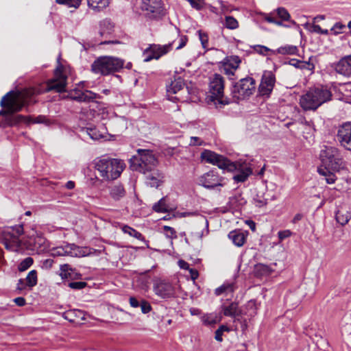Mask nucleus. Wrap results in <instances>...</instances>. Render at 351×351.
I'll return each mask as SVG.
<instances>
[{"mask_svg": "<svg viewBox=\"0 0 351 351\" xmlns=\"http://www.w3.org/2000/svg\"><path fill=\"white\" fill-rule=\"evenodd\" d=\"M66 69L59 64L54 71V76L47 82L45 90L40 88H29L22 91L11 90L6 93L0 101L2 109L0 110V127L16 125L21 123H45L49 124V120L44 115H39L35 118L14 113L19 112L22 108L34 101L33 97L43 91L55 90L60 93L65 90L66 86Z\"/></svg>", "mask_w": 351, "mask_h": 351, "instance_id": "f257e3e1", "label": "nucleus"}, {"mask_svg": "<svg viewBox=\"0 0 351 351\" xmlns=\"http://www.w3.org/2000/svg\"><path fill=\"white\" fill-rule=\"evenodd\" d=\"M201 158L208 163L217 165L220 169L234 171L236 173L233 176V180L237 183L244 182L253 172L250 162L241 159L232 162L223 156L208 149L202 152Z\"/></svg>", "mask_w": 351, "mask_h": 351, "instance_id": "f03ea898", "label": "nucleus"}, {"mask_svg": "<svg viewBox=\"0 0 351 351\" xmlns=\"http://www.w3.org/2000/svg\"><path fill=\"white\" fill-rule=\"evenodd\" d=\"M322 164L318 167V173L325 178L328 184H333L337 180L336 172L344 167L345 162L341 152L335 147L326 146L320 152Z\"/></svg>", "mask_w": 351, "mask_h": 351, "instance_id": "7ed1b4c3", "label": "nucleus"}, {"mask_svg": "<svg viewBox=\"0 0 351 351\" xmlns=\"http://www.w3.org/2000/svg\"><path fill=\"white\" fill-rule=\"evenodd\" d=\"M93 165L95 169L104 181L117 180L125 168V164L123 160L107 156L96 158Z\"/></svg>", "mask_w": 351, "mask_h": 351, "instance_id": "20e7f679", "label": "nucleus"}, {"mask_svg": "<svg viewBox=\"0 0 351 351\" xmlns=\"http://www.w3.org/2000/svg\"><path fill=\"white\" fill-rule=\"evenodd\" d=\"M332 93L326 88L310 89L300 99V106L305 110H316L319 106L331 99Z\"/></svg>", "mask_w": 351, "mask_h": 351, "instance_id": "39448f33", "label": "nucleus"}, {"mask_svg": "<svg viewBox=\"0 0 351 351\" xmlns=\"http://www.w3.org/2000/svg\"><path fill=\"white\" fill-rule=\"evenodd\" d=\"M137 153L130 159L132 170L146 174L156 167L158 160L152 151L138 149Z\"/></svg>", "mask_w": 351, "mask_h": 351, "instance_id": "423d86ee", "label": "nucleus"}, {"mask_svg": "<svg viewBox=\"0 0 351 351\" xmlns=\"http://www.w3.org/2000/svg\"><path fill=\"white\" fill-rule=\"evenodd\" d=\"M124 60L114 56H101L91 65V70L96 74L107 75L119 72L123 66Z\"/></svg>", "mask_w": 351, "mask_h": 351, "instance_id": "0eeeda50", "label": "nucleus"}, {"mask_svg": "<svg viewBox=\"0 0 351 351\" xmlns=\"http://www.w3.org/2000/svg\"><path fill=\"white\" fill-rule=\"evenodd\" d=\"M23 232L22 226L0 228V240L7 249L16 251L21 246V240L19 237Z\"/></svg>", "mask_w": 351, "mask_h": 351, "instance_id": "6e6552de", "label": "nucleus"}, {"mask_svg": "<svg viewBox=\"0 0 351 351\" xmlns=\"http://www.w3.org/2000/svg\"><path fill=\"white\" fill-rule=\"evenodd\" d=\"M210 101L217 107H221L228 104V101L223 97L224 80L219 74H215L210 82Z\"/></svg>", "mask_w": 351, "mask_h": 351, "instance_id": "1a4fd4ad", "label": "nucleus"}, {"mask_svg": "<svg viewBox=\"0 0 351 351\" xmlns=\"http://www.w3.org/2000/svg\"><path fill=\"white\" fill-rule=\"evenodd\" d=\"M255 90V81L252 77H245L233 85L231 93L232 97L237 100H243L249 97Z\"/></svg>", "mask_w": 351, "mask_h": 351, "instance_id": "9d476101", "label": "nucleus"}, {"mask_svg": "<svg viewBox=\"0 0 351 351\" xmlns=\"http://www.w3.org/2000/svg\"><path fill=\"white\" fill-rule=\"evenodd\" d=\"M89 250L78 247L74 244H67L65 246L53 247L47 251L49 255L53 257L69 256L72 257H83L88 254Z\"/></svg>", "mask_w": 351, "mask_h": 351, "instance_id": "9b49d317", "label": "nucleus"}, {"mask_svg": "<svg viewBox=\"0 0 351 351\" xmlns=\"http://www.w3.org/2000/svg\"><path fill=\"white\" fill-rule=\"evenodd\" d=\"M174 43L175 41L164 45H150L143 51L144 61L149 62L154 59L158 60L172 50Z\"/></svg>", "mask_w": 351, "mask_h": 351, "instance_id": "f8f14e48", "label": "nucleus"}, {"mask_svg": "<svg viewBox=\"0 0 351 351\" xmlns=\"http://www.w3.org/2000/svg\"><path fill=\"white\" fill-rule=\"evenodd\" d=\"M25 242L27 247L36 254L47 252L49 245L45 238L35 230L32 231V234Z\"/></svg>", "mask_w": 351, "mask_h": 351, "instance_id": "ddd939ff", "label": "nucleus"}, {"mask_svg": "<svg viewBox=\"0 0 351 351\" xmlns=\"http://www.w3.org/2000/svg\"><path fill=\"white\" fill-rule=\"evenodd\" d=\"M198 184L206 189H213L225 184V179L219 176L217 171H210L198 178Z\"/></svg>", "mask_w": 351, "mask_h": 351, "instance_id": "4468645a", "label": "nucleus"}, {"mask_svg": "<svg viewBox=\"0 0 351 351\" xmlns=\"http://www.w3.org/2000/svg\"><path fill=\"white\" fill-rule=\"evenodd\" d=\"M153 289L155 294L162 299L173 298L176 293L173 285L163 279L156 280L154 283Z\"/></svg>", "mask_w": 351, "mask_h": 351, "instance_id": "2eb2a0df", "label": "nucleus"}, {"mask_svg": "<svg viewBox=\"0 0 351 351\" xmlns=\"http://www.w3.org/2000/svg\"><path fill=\"white\" fill-rule=\"evenodd\" d=\"M276 77L271 71H265L262 75L258 92L261 96L269 97L273 90Z\"/></svg>", "mask_w": 351, "mask_h": 351, "instance_id": "dca6fc26", "label": "nucleus"}, {"mask_svg": "<svg viewBox=\"0 0 351 351\" xmlns=\"http://www.w3.org/2000/svg\"><path fill=\"white\" fill-rule=\"evenodd\" d=\"M241 60L239 56H228L222 61L221 71L228 76L230 80H233V76L239 68Z\"/></svg>", "mask_w": 351, "mask_h": 351, "instance_id": "f3484780", "label": "nucleus"}, {"mask_svg": "<svg viewBox=\"0 0 351 351\" xmlns=\"http://www.w3.org/2000/svg\"><path fill=\"white\" fill-rule=\"evenodd\" d=\"M337 137L342 147L351 151V123L343 124L339 127Z\"/></svg>", "mask_w": 351, "mask_h": 351, "instance_id": "a211bd4d", "label": "nucleus"}, {"mask_svg": "<svg viewBox=\"0 0 351 351\" xmlns=\"http://www.w3.org/2000/svg\"><path fill=\"white\" fill-rule=\"evenodd\" d=\"M336 72L345 77H351V55L341 58L336 64Z\"/></svg>", "mask_w": 351, "mask_h": 351, "instance_id": "6ab92c4d", "label": "nucleus"}, {"mask_svg": "<svg viewBox=\"0 0 351 351\" xmlns=\"http://www.w3.org/2000/svg\"><path fill=\"white\" fill-rule=\"evenodd\" d=\"M68 97L77 101H89L96 97V94L90 90H81L78 88L72 90L68 95Z\"/></svg>", "mask_w": 351, "mask_h": 351, "instance_id": "aec40b11", "label": "nucleus"}, {"mask_svg": "<svg viewBox=\"0 0 351 351\" xmlns=\"http://www.w3.org/2000/svg\"><path fill=\"white\" fill-rule=\"evenodd\" d=\"M238 288L236 276L231 279L226 280L221 286L216 288L215 294L217 296L222 294H230L234 293Z\"/></svg>", "mask_w": 351, "mask_h": 351, "instance_id": "412c9836", "label": "nucleus"}, {"mask_svg": "<svg viewBox=\"0 0 351 351\" xmlns=\"http://www.w3.org/2000/svg\"><path fill=\"white\" fill-rule=\"evenodd\" d=\"M162 2L160 0H145L142 2L141 9L155 16L162 12Z\"/></svg>", "mask_w": 351, "mask_h": 351, "instance_id": "4be33fe9", "label": "nucleus"}, {"mask_svg": "<svg viewBox=\"0 0 351 351\" xmlns=\"http://www.w3.org/2000/svg\"><path fill=\"white\" fill-rule=\"evenodd\" d=\"M147 183L152 187H158L163 182L164 176L158 169L154 168L146 174Z\"/></svg>", "mask_w": 351, "mask_h": 351, "instance_id": "5701e85b", "label": "nucleus"}, {"mask_svg": "<svg viewBox=\"0 0 351 351\" xmlns=\"http://www.w3.org/2000/svg\"><path fill=\"white\" fill-rule=\"evenodd\" d=\"M248 232L247 231H242L241 230H234L230 232L228 237L232 241L234 245L237 247H241L246 241Z\"/></svg>", "mask_w": 351, "mask_h": 351, "instance_id": "b1692460", "label": "nucleus"}, {"mask_svg": "<svg viewBox=\"0 0 351 351\" xmlns=\"http://www.w3.org/2000/svg\"><path fill=\"white\" fill-rule=\"evenodd\" d=\"M60 276L62 279L75 280L81 278L80 274L72 269L69 265H60Z\"/></svg>", "mask_w": 351, "mask_h": 351, "instance_id": "393cba45", "label": "nucleus"}, {"mask_svg": "<svg viewBox=\"0 0 351 351\" xmlns=\"http://www.w3.org/2000/svg\"><path fill=\"white\" fill-rule=\"evenodd\" d=\"M335 218L337 223L344 226L350 220L351 212L348 207L341 206L336 212Z\"/></svg>", "mask_w": 351, "mask_h": 351, "instance_id": "a878e982", "label": "nucleus"}, {"mask_svg": "<svg viewBox=\"0 0 351 351\" xmlns=\"http://www.w3.org/2000/svg\"><path fill=\"white\" fill-rule=\"evenodd\" d=\"M108 189L110 197L114 201H119L126 193L123 186L118 183L109 186Z\"/></svg>", "mask_w": 351, "mask_h": 351, "instance_id": "bb28decb", "label": "nucleus"}, {"mask_svg": "<svg viewBox=\"0 0 351 351\" xmlns=\"http://www.w3.org/2000/svg\"><path fill=\"white\" fill-rule=\"evenodd\" d=\"M185 84L183 79L180 77H174V80L167 86V92L169 93L176 94L183 90Z\"/></svg>", "mask_w": 351, "mask_h": 351, "instance_id": "cd10ccee", "label": "nucleus"}, {"mask_svg": "<svg viewBox=\"0 0 351 351\" xmlns=\"http://www.w3.org/2000/svg\"><path fill=\"white\" fill-rule=\"evenodd\" d=\"M110 0H88V5L94 10L100 11L108 7Z\"/></svg>", "mask_w": 351, "mask_h": 351, "instance_id": "c85d7f7f", "label": "nucleus"}, {"mask_svg": "<svg viewBox=\"0 0 351 351\" xmlns=\"http://www.w3.org/2000/svg\"><path fill=\"white\" fill-rule=\"evenodd\" d=\"M201 321L206 326H212L220 322L216 313H207L201 317Z\"/></svg>", "mask_w": 351, "mask_h": 351, "instance_id": "c756f323", "label": "nucleus"}, {"mask_svg": "<svg viewBox=\"0 0 351 351\" xmlns=\"http://www.w3.org/2000/svg\"><path fill=\"white\" fill-rule=\"evenodd\" d=\"M222 311L224 315L234 317L238 315V304L235 302H231L228 306H223Z\"/></svg>", "mask_w": 351, "mask_h": 351, "instance_id": "7c9ffc66", "label": "nucleus"}, {"mask_svg": "<svg viewBox=\"0 0 351 351\" xmlns=\"http://www.w3.org/2000/svg\"><path fill=\"white\" fill-rule=\"evenodd\" d=\"M114 25L109 20H104L100 23V30L99 34L101 36H104L106 34H110L112 29Z\"/></svg>", "mask_w": 351, "mask_h": 351, "instance_id": "2f4dec72", "label": "nucleus"}, {"mask_svg": "<svg viewBox=\"0 0 351 351\" xmlns=\"http://www.w3.org/2000/svg\"><path fill=\"white\" fill-rule=\"evenodd\" d=\"M254 275L259 278L269 273L267 265H254Z\"/></svg>", "mask_w": 351, "mask_h": 351, "instance_id": "473e14b6", "label": "nucleus"}, {"mask_svg": "<svg viewBox=\"0 0 351 351\" xmlns=\"http://www.w3.org/2000/svg\"><path fill=\"white\" fill-rule=\"evenodd\" d=\"M224 26L229 29H236L239 27L238 21L231 16L225 17Z\"/></svg>", "mask_w": 351, "mask_h": 351, "instance_id": "72a5a7b5", "label": "nucleus"}, {"mask_svg": "<svg viewBox=\"0 0 351 351\" xmlns=\"http://www.w3.org/2000/svg\"><path fill=\"white\" fill-rule=\"evenodd\" d=\"M278 53L282 55H294L298 51V48L293 45H286L278 49Z\"/></svg>", "mask_w": 351, "mask_h": 351, "instance_id": "f704fd0d", "label": "nucleus"}, {"mask_svg": "<svg viewBox=\"0 0 351 351\" xmlns=\"http://www.w3.org/2000/svg\"><path fill=\"white\" fill-rule=\"evenodd\" d=\"M153 209L158 213H166L168 210V206L166 204L165 197L161 198L157 203L153 206Z\"/></svg>", "mask_w": 351, "mask_h": 351, "instance_id": "c9c22d12", "label": "nucleus"}, {"mask_svg": "<svg viewBox=\"0 0 351 351\" xmlns=\"http://www.w3.org/2000/svg\"><path fill=\"white\" fill-rule=\"evenodd\" d=\"M27 285L28 287L32 288L37 284V273L35 270H32L29 272L25 278Z\"/></svg>", "mask_w": 351, "mask_h": 351, "instance_id": "e433bc0d", "label": "nucleus"}, {"mask_svg": "<svg viewBox=\"0 0 351 351\" xmlns=\"http://www.w3.org/2000/svg\"><path fill=\"white\" fill-rule=\"evenodd\" d=\"M180 268L184 269L189 272V275L190 278L193 281V283H195V280L199 276V272L197 269L191 268L189 265H180Z\"/></svg>", "mask_w": 351, "mask_h": 351, "instance_id": "4c0bfd02", "label": "nucleus"}, {"mask_svg": "<svg viewBox=\"0 0 351 351\" xmlns=\"http://www.w3.org/2000/svg\"><path fill=\"white\" fill-rule=\"evenodd\" d=\"M85 131L93 140H99L104 137V136L96 128H87Z\"/></svg>", "mask_w": 351, "mask_h": 351, "instance_id": "58836bf2", "label": "nucleus"}, {"mask_svg": "<svg viewBox=\"0 0 351 351\" xmlns=\"http://www.w3.org/2000/svg\"><path fill=\"white\" fill-rule=\"evenodd\" d=\"M276 12L278 17L281 19L282 21H289L291 16L288 11L285 8H278L276 10Z\"/></svg>", "mask_w": 351, "mask_h": 351, "instance_id": "ea45409f", "label": "nucleus"}, {"mask_svg": "<svg viewBox=\"0 0 351 351\" xmlns=\"http://www.w3.org/2000/svg\"><path fill=\"white\" fill-rule=\"evenodd\" d=\"M59 4H64L69 8H77L80 6L82 0H56Z\"/></svg>", "mask_w": 351, "mask_h": 351, "instance_id": "a19ab883", "label": "nucleus"}, {"mask_svg": "<svg viewBox=\"0 0 351 351\" xmlns=\"http://www.w3.org/2000/svg\"><path fill=\"white\" fill-rule=\"evenodd\" d=\"M198 33V35H199V38L201 41V43H202V45L204 49H207L208 48V35L203 32L201 30H199L197 32Z\"/></svg>", "mask_w": 351, "mask_h": 351, "instance_id": "79ce46f5", "label": "nucleus"}, {"mask_svg": "<svg viewBox=\"0 0 351 351\" xmlns=\"http://www.w3.org/2000/svg\"><path fill=\"white\" fill-rule=\"evenodd\" d=\"M345 28L346 25L339 22L336 23L330 31L332 32L334 35H338L341 34Z\"/></svg>", "mask_w": 351, "mask_h": 351, "instance_id": "37998d69", "label": "nucleus"}, {"mask_svg": "<svg viewBox=\"0 0 351 351\" xmlns=\"http://www.w3.org/2000/svg\"><path fill=\"white\" fill-rule=\"evenodd\" d=\"M191 7L197 10H202L204 6V0H187Z\"/></svg>", "mask_w": 351, "mask_h": 351, "instance_id": "c03bdc74", "label": "nucleus"}, {"mask_svg": "<svg viewBox=\"0 0 351 351\" xmlns=\"http://www.w3.org/2000/svg\"><path fill=\"white\" fill-rule=\"evenodd\" d=\"M333 90L335 91H339L341 93L345 90H350L351 91V82L345 83V84H339L337 86L333 87Z\"/></svg>", "mask_w": 351, "mask_h": 351, "instance_id": "a18cd8bd", "label": "nucleus"}, {"mask_svg": "<svg viewBox=\"0 0 351 351\" xmlns=\"http://www.w3.org/2000/svg\"><path fill=\"white\" fill-rule=\"evenodd\" d=\"M164 234L165 236L169 239H173L176 237V230L169 226H164Z\"/></svg>", "mask_w": 351, "mask_h": 351, "instance_id": "49530a36", "label": "nucleus"}, {"mask_svg": "<svg viewBox=\"0 0 351 351\" xmlns=\"http://www.w3.org/2000/svg\"><path fill=\"white\" fill-rule=\"evenodd\" d=\"M304 27L310 31L311 32H315L317 34H320L322 32V28L319 25H315V24H310V23H306L304 25Z\"/></svg>", "mask_w": 351, "mask_h": 351, "instance_id": "de8ad7c7", "label": "nucleus"}, {"mask_svg": "<svg viewBox=\"0 0 351 351\" xmlns=\"http://www.w3.org/2000/svg\"><path fill=\"white\" fill-rule=\"evenodd\" d=\"M139 306L144 314L148 313L152 311L151 304L147 301L142 300Z\"/></svg>", "mask_w": 351, "mask_h": 351, "instance_id": "09e8293b", "label": "nucleus"}, {"mask_svg": "<svg viewBox=\"0 0 351 351\" xmlns=\"http://www.w3.org/2000/svg\"><path fill=\"white\" fill-rule=\"evenodd\" d=\"M86 284L84 282H73L69 284V287L74 289H82L86 287Z\"/></svg>", "mask_w": 351, "mask_h": 351, "instance_id": "8fccbe9b", "label": "nucleus"}, {"mask_svg": "<svg viewBox=\"0 0 351 351\" xmlns=\"http://www.w3.org/2000/svg\"><path fill=\"white\" fill-rule=\"evenodd\" d=\"M297 67L301 69H308V70H312L314 69L313 64L302 61H297Z\"/></svg>", "mask_w": 351, "mask_h": 351, "instance_id": "3c124183", "label": "nucleus"}, {"mask_svg": "<svg viewBox=\"0 0 351 351\" xmlns=\"http://www.w3.org/2000/svg\"><path fill=\"white\" fill-rule=\"evenodd\" d=\"M203 143V141L200 138L197 136H192L190 138L189 145L191 146L202 145Z\"/></svg>", "mask_w": 351, "mask_h": 351, "instance_id": "603ef678", "label": "nucleus"}, {"mask_svg": "<svg viewBox=\"0 0 351 351\" xmlns=\"http://www.w3.org/2000/svg\"><path fill=\"white\" fill-rule=\"evenodd\" d=\"M291 232L289 230H285L278 232V237L280 241H282L291 235Z\"/></svg>", "mask_w": 351, "mask_h": 351, "instance_id": "864d4df0", "label": "nucleus"}, {"mask_svg": "<svg viewBox=\"0 0 351 351\" xmlns=\"http://www.w3.org/2000/svg\"><path fill=\"white\" fill-rule=\"evenodd\" d=\"M122 231L125 234H128L130 236L132 237L133 234L135 232L136 230L132 228V227L128 226V225H123L121 227Z\"/></svg>", "mask_w": 351, "mask_h": 351, "instance_id": "5fc2aeb1", "label": "nucleus"}, {"mask_svg": "<svg viewBox=\"0 0 351 351\" xmlns=\"http://www.w3.org/2000/svg\"><path fill=\"white\" fill-rule=\"evenodd\" d=\"M188 41V38L186 36H182L179 38L178 45L176 47L177 50L183 48Z\"/></svg>", "mask_w": 351, "mask_h": 351, "instance_id": "6e6d98bb", "label": "nucleus"}, {"mask_svg": "<svg viewBox=\"0 0 351 351\" xmlns=\"http://www.w3.org/2000/svg\"><path fill=\"white\" fill-rule=\"evenodd\" d=\"M132 237L143 241L146 245V246L148 247V241L145 239V237L141 232L136 230Z\"/></svg>", "mask_w": 351, "mask_h": 351, "instance_id": "4d7b16f0", "label": "nucleus"}, {"mask_svg": "<svg viewBox=\"0 0 351 351\" xmlns=\"http://www.w3.org/2000/svg\"><path fill=\"white\" fill-rule=\"evenodd\" d=\"M254 200L256 204V205L258 207L263 206L267 204V199L264 197L259 198L258 197H257L256 198L254 199Z\"/></svg>", "mask_w": 351, "mask_h": 351, "instance_id": "13d9d810", "label": "nucleus"}, {"mask_svg": "<svg viewBox=\"0 0 351 351\" xmlns=\"http://www.w3.org/2000/svg\"><path fill=\"white\" fill-rule=\"evenodd\" d=\"M27 287H28V286L27 285L25 279H20L17 283V289L22 291L25 290Z\"/></svg>", "mask_w": 351, "mask_h": 351, "instance_id": "bf43d9fd", "label": "nucleus"}, {"mask_svg": "<svg viewBox=\"0 0 351 351\" xmlns=\"http://www.w3.org/2000/svg\"><path fill=\"white\" fill-rule=\"evenodd\" d=\"M256 50L261 54L265 55L269 49L265 46L258 45Z\"/></svg>", "mask_w": 351, "mask_h": 351, "instance_id": "052dcab7", "label": "nucleus"}, {"mask_svg": "<svg viewBox=\"0 0 351 351\" xmlns=\"http://www.w3.org/2000/svg\"><path fill=\"white\" fill-rule=\"evenodd\" d=\"M130 304L134 308H137L140 306L139 302L134 297H130L129 299Z\"/></svg>", "mask_w": 351, "mask_h": 351, "instance_id": "680f3d73", "label": "nucleus"}, {"mask_svg": "<svg viewBox=\"0 0 351 351\" xmlns=\"http://www.w3.org/2000/svg\"><path fill=\"white\" fill-rule=\"evenodd\" d=\"M220 9L221 12L226 13L230 11L228 6L222 1H219Z\"/></svg>", "mask_w": 351, "mask_h": 351, "instance_id": "e2e57ef3", "label": "nucleus"}, {"mask_svg": "<svg viewBox=\"0 0 351 351\" xmlns=\"http://www.w3.org/2000/svg\"><path fill=\"white\" fill-rule=\"evenodd\" d=\"M14 301L19 306H23L25 304V300L22 297L15 298Z\"/></svg>", "mask_w": 351, "mask_h": 351, "instance_id": "0e129e2a", "label": "nucleus"}, {"mask_svg": "<svg viewBox=\"0 0 351 351\" xmlns=\"http://www.w3.org/2000/svg\"><path fill=\"white\" fill-rule=\"evenodd\" d=\"M222 335H223V332L221 331V330L217 329V330L215 331V339L217 341L221 342V341H222V340H223Z\"/></svg>", "mask_w": 351, "mask_h": 351, "instance_id": "69168bd1", "label": "nucleus"}, {"mask_svg": "<svg viewBox=\"0 0 351 351\" xmlns=\"http://www.w3.org/2000/svg\"><path fill=\"white\" fill-rule=\"evenodd\" d=\"M189 311L192 315H199L201 314V310L197 308H191Z\"/></svg>", "mask_w": 351, "mask_h": 351, "instance_id": "338daca9", "label": "nucleus"}, {"mask_svg": "<svg viewBox=\"0 0 351 351\" xmlns=\"http://www.w3.org/2000/svg\"><path fill=\"white\" fill-rule=\"evenodd\" d=\"M246 223L249 226V227L250 228V229L252 230L255 231L256 223L253 221H251V220L246 221Z\"/></svg>", "mask_w": 351, "mask_h": 351, "instance_id": "774afa93", "label": "nucleus"}]
</instances>
